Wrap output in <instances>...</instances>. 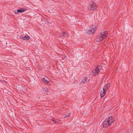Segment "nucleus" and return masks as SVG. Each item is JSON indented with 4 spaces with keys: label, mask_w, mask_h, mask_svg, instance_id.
Returning a JSON list of instances; mask_svg holds the SVG:
<instances>
[{
    "label": "nucleus",
    "mask_w": 133,
    "mask_h": 133,
    "mask_svg": "<svg viewBox=\"0 0 133 133\" xmlns=\"http://www.w3.org/2000/svg\"><path fill=\"white\" fill-rule=\"evenodd\" d=\"M20 38L24 40H26L30 39V37L29 36H25L24 37L21 36Z\"/></svg>",
    "instance_id": "nucleus-7"
},
{
    "label": "nucleus",
    "mask_w": 133,
    "mask_h": 133,
    "mask_svg": "<svg viewBox=\"0 0 133 133\" xmlns=\"http://www.w3.org/2000/svg\"><path fill=\"white\" fill-rule=\"evenodd\" d=\"M108 34V32L107 31H105L100 33L97 36L96 39V41L97 42H100L102 41L107 37Z\"/></svg>",
    "instance_id": "nucleus-1"
},
{
    "label": "nucleus",
    "mask_w": 133,
    "mask_h": 133,
    "mask_svg": "<svg viewBox=\"0 0 133 133\" xmlns=\"http://www.w3.org/2000/svg\"><path fill=\"white\" fill-rule=\"evenodd\" d=\"M70 114H69L68 115H65L64 116V117L66 118L67 117H69L70 116Z\"/></svg>",
    "instance_id": "nucleus-14"
},
{
    "label": "nucleus",
    "mask_w": 133,
    "mask_h": 133,
    "mask_svg": "<svg viewBox=\"0 0 133 133\" xmlns=\"http://www.w3.org/2000/svg\"><path fill=\"white\" fill-rule=\"evenodd\" d=\"M86 80L87 78H84L81 80V82L80 83L81 84H82L84 83L86 81Z\"/></svg>",
    "instance_id": "nucleus-10"
},
{
    "label": "nucleus",
    "mask_w": 133,
    "mask_h": 133,
    "mask_svg": "<svg viewBox=\"0 0 133 133\" xmlns=\"http://www.w3.org/2000/svg\"><path fill=\"white\" fill-rule=\"evenodd\" d=\"M51 120L52 121H53L54 123H56V121H55V120L54 119H52Z\"/></svg>",
    "instance_id": "nucleus-15"
},
{
    "label": "nucleus",
    "mask_w": 133,
    "mask_h": 133,
    "mask_svg": "<svg viewBox=\"0 0 133 133\" xmlns=\"http://www.w3.org/2000/svg\"><path fill=\"white\" fill-rule=\"evenodd\" d=\"M43 82H46L47 83H48L49 82V81L46 80V79L45 78H43Z\"/></svg>",
    "instance_id": "nucleus-12"
},
{
    "label": "nucleus",
    "mask_w": 133,
    "mask_h": 133,
    "mask_svg": "<svg viewBox=\"0 0 133 133\" xmlns=\"http://www.w3.org/2000/svg\"><path fill=\"white\" fill-rule=\"evenodd\" d=\"M97 8V7L93 2H92L88 7V9L90 10H94Z\"/></svg>",
    "instance_id": "nucleus-3"
},
{
    "label": "nucleus",
    "mask_w": 133,
    "mask_h": 133,
    "mask_svg": "<svg viewBox=\"0 0 133 133\" xmlns=\"http://www.w3.org/2000/svg\"><path fill=\"white\" fill-rule=\"evenodd\" d=\"M63 36L64 37H65L68 36V34L65 32H63Z\"/></svg>",
    "instance_id": "nucleus-13"
},
{
    "label": "nucleus",
    "mask_w": 133,
    "mask_h": 133,
    "mask_svg": "<svg viewBox=\"0 0 133 133\" xmlns=\"http://www.w3.org/2000/svg\"><path fill=\"white\" fill-rule=\"evenodd\" d=\"M96 28V26L95 25L92 26V29L87 31V33L89 34H92L95 31V29Z\"/></svg>",
    "instance_id": "nucleus-5"
},
{
    "label": "nucleus",
    "mask_w": 133,
    "mask_h": 133,
    "mask_svg": "<svg viewBox=\"0 0 133 133\" xmlns=\"http://www.w3.org/2000/svg\"><path fill=\"white\" fill-rule=\"evenodd\" d=\"M101 68V67L100 65H98L97 67H96L95 71H92V72L91 73V75H96L100 72Z\"/></svg>",
    "instance_id": "nucleus-4"
},
{
    "label": "nucleus",
    "mask_w": 133,
    "mask_h": 133,
    "mask_svg": "<svg viewBox=\"0 0 133 133\" xmlns=\"http://www.w3.org/2000/svg\"><path fill=\"white\" fill-rule=\"evenodd\" d=\"M110 85L108 83L103 88V89L104 90L106 91L108 90Z\"/></svg>",
    "instance_id": "nucleus-8"
},
{
    "label": "nucleus",
    "mask_w": 133,
    "mask_h": 133,
    "mask_svg": "<svg viewBox=\"0 0 133 133\" xmlns=\"http://www.w3.org/2000/svg\"><path fill=\"white\" fill-rule=\"evenodd\" d=\"M106 91L104 90L103 89V90L101 91L100 92V95L101 97H103L106 94Z\"/></svg>",
    "instance_id": "nucleus-9"
},
{
    "label": "nucleus",
    "mask_w": 133,
    "mask_h": 133,
    "mask_svg": "<svg viewBox=\"0 0 133 133\" xmlns=\"http://www.w3.org/2000/svg\"><path fill=\"white\" fill-rule=\"evenodd\" d=\"M27 10L25 9H21L17 10V11H15L14 13L16 14H18L19 12L22 13L26 11Z\"/></svg>",
    "instance_id": "nucleus-6"
},
{
    "label": "nucleus",
    "mask_w": 133,
    "mask_h": 133,
    "mask_svg": "<svg viewBox=\"0 0 133 133\" xmlns=\"http://www.w3.org/2000/svg\"><path fill=\"white\" fill-rule=\"evenodd\" d=\"M114 122L112 117L110 116L105 119L103 122V126L105 128L107 127Z\"/></svg>",
    "instance_id": "nucleus-2"
},
{
    "label": "nucleus",
    "mask_w": 133,
    "mask_h": 133,
    "mask_svg": "<svg viewBox=\"0 0 133 133\" xmlns=\"http://www.w3.org/2000/svg\"><path fill=\"white\" fill-rule=\"evenodd\" d=\"M43 91L46 93L48 92L49 90L47 88H44L43 89Z\"/></svg>",
    "instance_id": "nucleus-11"
}]
</instances>
